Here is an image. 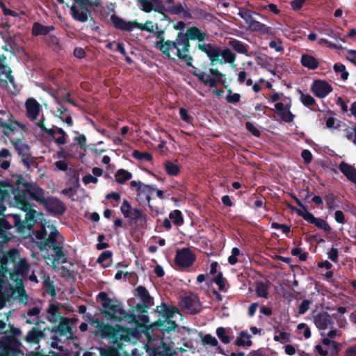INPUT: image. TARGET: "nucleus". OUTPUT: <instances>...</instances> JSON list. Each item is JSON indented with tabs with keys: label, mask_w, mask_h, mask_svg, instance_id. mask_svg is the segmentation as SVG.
Here are the masks:
<instances>
[{
	"label": "nucleus",
	"mask_w": 356,
	"mask_h": 356,
	"mask_svg": "<svg viewBox=\"0 0 356 356\" xmlns=\"http://www.w3.org/2000/svg\"><path fill=\"white\" fill-rule=\"evenodd\" d=\"M54 252V257L51 258L49 257H44V259L48 264L51 265L56 268L57 264H65L67 261V257L64 252L63 251V246L58 247L52 249Z\"/></svg>",
	"instance_id": "24"
},
{
	"label": "nucleus",
	"mask_w": 356,
	"mask_h": 356,
	"mask_svg": "<svg viewBox=\"0 0 356 356\" xmlns=\"http://www.w3.org/2000/svg\"><path fill=\"white\" fill-rule=\"evenodd\" d=\"M209 72L210 74L204 72H195L194 75L205 85H207L211 88L216 87L218 82H225V75L219 72L217 69L211 68L209 70Z\"/></svg>",
	"instance_id": "12"
},
{
	"label": "nucleus",
	"mask_w": 356,
	"mask_h": 356,
	"mask_svg": "<svg viewBox=\"0 0 356 356\" xmlns=\"http://www.w3.org/2000/svg\"><path fill=\"white\" fill-rule=\"evenodd\" d=\"M169 217L177 225H181L184 222L181 212L179 210L172 211L170 212Z\"/></svg>",
	"instance_id": "47"
},
{
	"label": "nucleus",
	"mask_w": 356,
	"mask_h": 356,
	"mask_svg": "<svg viewBox=\"0 0 356 356\" xmlns=\"http://www.w3.org/2000/svg\"><path fill=\"white\" fill-rule=\"evenodd\" d=\"M47 228L49 229V233L44 227L42 230L37 232V238L39 240L44 239V236L48 235V238L44 243L45 245L49 246L51 249L61 246L63 243V237L53 225H48Z\"/></svg>",
	"instance_id": "9"
},
{
	"label": "nucleus",
	"mask_w": 356,
	"mask_h": 356,
	"mask_svg": "<svg viewBox=\"0 0 356 356\" xmlns=\"http://www.w3.org/2000/svg\"><path fill=\"white\" fill-rule=\"evenodd\" d=\"M112 253L110 251L103 252L97 259L99 263L104 268L108 267L111 264Z\"/></svg>",
	"instance_id": "41"
},
{
	"label": "nucleus",
	"mask_w": 356,
	"mask_h": 356,
	"mask_svg": "<svg viewBox=\"0 0 356 356\" xmlns=\"http://www.w3.org/2000/svg\"><path fill=\"white\" fill-rule=\"evenodd\" d=\"M199 49L205 53L211 60V65H214L216 63L219 62L222 63V60H220V49L216 46L211 45L206 43H199Z\"/></svg>",
	"instance_id": "17"
},
{
	"label": "nucleus",
	"mask_w": 356,
	"mask_h": 356,
	"mask_svg": "<svg viewBox=\"0 0 356 356\" xmlns=\"http://www.w3.org/2000/svg\"><path fill=\"white\" fill-rule=\"evenodd\" d=\"M55 101L56 103V116L58 117L60 119H62V115L64 114L67 109L60 104L59 100L57 98H55Z\"/></svg>",
	"instance_id": "56"
},
{
	"label": "nucleus",
	"mask_w": 356,
	"mask_h": 356,
	"mask_svg": "<svg viewBox=\"0 0 356 356\" xmlns=\"http://www.w3.org/2000/svg\"><path fill=\"white\" fill-rule=\"evenodd\" d=\"M168 11L172 14L179 15L182 17H187L191 15L189 12L185 8L184 6L180 3L170 6Z\"/></svg>",
	"instance_id": "36"
},
{
	"label": "nucleus",
	"mask_w": 356,
	"mask_h": 356,
	"mask_svg": "<svg viewBox=\"0 0 356 356\" xmlns=\"http://www.w3.org/2000/svg\"><path fill=\"white\" fill-rule=\"evenodd\" d=\"M42 334L41 332H38L36 330L30 331L26 337V340L29 343H38L40 338L42 337Z\"/></svg>",
	"instance_id": "44"
},
{
	"label": "nucleus",
	"mask_w": 356,
	"mask_h": 356,
	"mask_svg": "<svg viewBox=\"0 0 356 356\" xmlns=\"http://www.w3.org/2000/svg\"><path fill=\"white\" fill-rule=\"evenodd\" d=\"M8 198V191L0 189V216L3 214L6 209L4 203ZM11 227V225L6 219L0 218V245L10 239V236L7 233V230Z\"/></svg>",
	"instance_id": "10"
},
{
	"label": "nucleus",
	"mask_w": 356,
	"mask_h": 356,
	"mask_svg": "<svg viewBox=\"0 0 356 356\" xmlns=\"http://www.w3.org/2000/svg\"><path fill=\"white\" fill-rule=\"evenodd\" d=\"M115 177L117 182L123 184L127 180L131 179L132 175L131 172L126 170L120 169L117 171Z\"/></svg>",
	"instance_id": "39"
},
{
	"label": "nucleus",
	"mask_w": 356,
	"mask_h": 356,
	"mask_svg": "<svg viewBox=\"0 0 356 356\" xmlns=\"http://www.w3.org/2000/svg\"><path fill=\"white\" fill-rule=\"evenodd\" d=\"M195 261V256L188 248H182L177 250L175 263L179 267H188Z\"/></svg>",
	"instance_id": "13"
},
{
	"label": "nucleus",
	"mask_w": 356,
	"mask_h": 356,
	"mask_svg": "<svg viewBox=\"0 0 356 356\" xmlns=\"http://www.w3.org/2000/svg\"><path fill=\"white\" fill-rule=\"evenodd\" d=\"M181 305L191 314L197 313L201 308L200 302L197 297L194 294L185 297L181 300Z\"/></svg>",
	"instance_id": "20"
},
{
	"label": "nucleus",
	"mask_w": 356,
	"mask_h": 356,
	"mask_svg": "<svg viewBox=\"0 0 356 356\" xmlns=\"http://www.w3.org/2000/svg\"><path fill=\"white\" fill-rule=\"evenodd\" d=\"M238 15L243 19L248 30L258 31L265 34L271 33L270 28L254 19L252 13L250 10L244 9L239 10Z\"/></svg>",
	"instance_id": "11"
},
{
	"label": "nucleus",
	"mask_w": 356,
	"mask_h": 356,
	"mask_svg": "<svg viewBox=\"0 0 356 356\" xmlns=\"http://www.w3.org/2000/svg\"><path fill=\"white\" fill-rule=\"evenodd\" d=\"M132 156L139 161H150L152 159V155L146 152H142L138 150H134L132 153Z\"/></svg>",
	"instance_id": "46"
},
{
	"label": "nucleus",
	"mask_w": 356,
	"mask_h": 356,
	"mask_svg": "<svg viewBox=\"0 0 356 356\" xmlns=\"http://www.w3.org/2000/svg\"><path fill=\"white\" fill-rule=\"evenodd\" d=\"M98 298L102 302V313L106 319L120 322L127 318V314L118 300L108 298L105 292L99 293Z\"/></svg>",
	"instance_id": "4"
},
{
	"label": "nucleus",
	"mask_w": 356,
	"mask_h": 356,
	"mask_svg": "<svg viewBox=\"0 0 356 356\" xmlns=\"http://www.w3.org/2000/svg\"><path fill=\"white\" fill-rule=\"evenodd\" d=\"M334 70L336 72L341 74V78L343 80H346L348 76V73L345 70V66L342 64H335Z\"/></svg>",
	"instance_id": "53"
},
{
	"label": "nucleus",
	"mask_w": 356,
	"mask_h": 356,
	"mask_svg": "<svg viewBox=\"0 0 356 356\" xmlns=\"http://www.w3.org/2000/svg\"><path fill=\"white\" fill-rule=\"evenodd\" d=\"M111 20L115 28L124 31L131 32L136 29L149 33L154 31V24L150 20H147L143 24L138 22L136 20L127 21L116 15H112Z\"/></svg>",
	"instance_id": "7"
},
{
	"label": "nucleus",
	"mask_w": 356,
	"mask_h": 356,
	"mask_svg": "<svg viewBox=\"0 0 356 356\" xmlns=\"http://www.w3.org/2000/svg\"><path fill=\"white\" fill-rule=\"evenodd\" d=\"M0 81L13 82V77L10 74V70L8 67L0 70Z\"/></svg>",
	"instance_id": "50"
},
{
	"label": "nucleus",
	"mask_w": 356,
	"mask_h": 356,
	"mask_svg": "<svg viewBox=\"0 0 356 356\" xmlns=\"http://www.w3.org/2000/svg\"><path fill=\"white\" fill-rule=\"evenodd\" d=\"M220 56L222 57V62L223 63H232L234 62L236 59L235 54L232 52V51L229 49H224L222 51L220 50Z\"/></svg>",
	"instance_id": "42"
},
{
	"label": "nucleus",
	"mask_w": 356,
	"mask_h": 356,
	"mask_svg": "<svg viewBox=\"0 0 356 356\" xmlns=\"http://www.w3.org/2000/svg\"><path fill=\"white\" fill-rule=\"evenodd\" d=\"M302 65L311 70L316 69L318 66V62L314 56L308 54H303L301 57Z\"/></svg>",
	"instance_id": "32"
},
{
	"label": "nucleus",
	"mask_w": 356,
	"mask_h": 356,
	"mask_svg": "<svg viewBox=\"0 0 356 356\" xmlns=\"http://www.w3.org/2000/svg\"><path fill=\"white\" fill-rule=\"evenodd\" d=\"M298 330L302 331V334L306 339H309L311 337V332L309 328L305 323H300L298 325Z\"/></svg>",
	"instance_id": "59"
},
{
	"label": "nucleus",
	"mask_w": 356,
	"mask_h": 356,
	"mask_svg": "<svg viewBox=\"0 0 356 356\" xmlns=\"http://www.w3.org/2000/svg\"><path fill=\"white\" fill-rule=\"evenodd\" d=\"M236 344L238 346H250L252 345L250 335L247 332H241L236 341Z\"/></svg>",
	"instance_id": "40"
},
{
	"label": "nucleus",
	"mask_w": 356,
	"mask_h": 356,
	"mask_svg": "<svg viewBox=\"0 0 356 356\" xmlns=\"http://www.w3.org/2000/svg\"><path fill=\"white\" fill-rule=\"evenodd\" d=\"M321 335L322 336L321 343L330 350V355L332 356L337 355L339 352L338 343L334 340L325 337V332H321Z\"/></svg>",
	"instance_id": "29"
},
{
	"label": "nucleus",
	"mask_w": 356,
	"mask_h": 356,
	"mask_svg": "<svg viewBox=\"0 0 356 356\" xmlns=\"http://www.w3.org/2000/svg\"><path fill=\"white\" fill-rule=\"evenodd\" d=\"M156 312L162 315L163 320H160L157 323V326L160 331L168 332L174 330L177 325L175 321L178 317L181 318V314L177 308L173 306H169L164 303L156 307Z\"/></svg>",
	"instance_id": "5"
},
{
	"label": "nucleus",
	"mask_w": 356,
	"mask_h": 356,
	"mask_svg": "<svg viewBox=\"0 0 356 356\" xmlns=\"http://www.w3.org/2000/svg\"><path fill=\"white\" fill-rule=\"evenodd\" d=\"M229 45L238 53L247 54V47L241 41L237 40H230Z\"/></svg>",
	"instance_id": "43"
},
{
	"label": "nucleus",
	"mask_w": 356,
	"mask_h": 356,
	"mask_svg": "<svg viewBox=\"0 0 356 356\" xmlns=\"http://www.w3.org/2000/svg\"><path fill=\"white\" fill-rule=\"evenodd\" d=\"M29 265L24 257H21L18 250H10L3 256H0V297L2 296L3 284L8 281V275L10 280H21L29 270Z\"/></svg>",
	"instance_id": "1"
},
{
	"label": "nucleus",
	"mask_w": 356,
	"mask_h": 356,
	"mask_svg": "<svg viewBox=\"0 0 356 356\" xmlns=\"http://www.w3.org/2000/svg\"><path fill=\"white\" fill-rule=\"evenodd\" d=\"M302 103L305 106H311L314 104V99L310 95L302 94L300 97Z\"/></svg>",
	"instance_id": "57"
},
{
	"label": "nucleus",
	"mask_w": 356,
	"mask_h": 356,
	"mask_svg": "<svg viewBox=\"0 0 356 356\" xmlns=\"http://www.w3.org/2000/svg\"><path fill=\"white\" fill-rule=\"evenodd\" d=\"M338 168L348 181L356 184V168L353 165L343 161L339 163Z\"/></svg>",
	"instance_id": "22"
},
{
	"label": "nucleus",
	"mask_w": 356,
	"mask_h": 356,
	"mask_svg": "<svg viewBox=\"0 0 356 356\" xmlns=\"http://www.w3.org/2000/svg\"><path fill=\"white\" fill-rule=\"evenodd\" d=\"M241 96L238 93H234L231 90L227 91V101L229 103H237L240 101Z\"/></svg>",
	"instance_id": "55"
},
{
	"label": "nucleus",
	"mask_w": 356,
	"mask_h": 356,
	"mask_svg": "<svg viewBox=\"0 0 356 356\" xmlns=\"http://www.w3.org/2000/svg\"><path fill=\"white\" fill-rule=\"evenodd\" d=\"M57 332L60 336H65L67 339L72 337V330L67 319L64 318L60 321L57 327Z\"/></svg>",
	"instance_id": "33"
},
{
	"label": "nucleus",
	"mask_w": 356,
	"mask_h": 356,
	"mask_svg": "<svg viewBox=\"0 0 356 356\" xmlns=\"http://www.w3.org/2000/svg\"><path fill=\"white\" fill-rule=\"evenodd\" d=\"M48 318L51 322H56L59 318V314L56 306L51 305L48 309Z\"/></svg>",
	"instance_id": "49"
},
{
	"label": "nucleus",
	"mask_w": 356,
	"mask_h": 356,
	"mask_svg": "<svg viewBox=\"0 0 356 356\" xmlns=\"http://www.w3.org/2000/svg\"><path fill=\"white\" fill-rule=\"evenodd\" d=\"M257 294L259 297L267 298L268 296V288L266 285L263 283H258L256 288Z\"/></svg>",
	"instance_id": "52"
},
{
	"label": "nucleus",
	"mask_w": 356,
	"mask_h": 356,
	"mask_svg": "<svg viewBox=\"0 0 356 356\" xmlns=\"http://www.w3.org/2000/svg\"><path fill=\"white\" fill-rule=\"evenodd\" d=\"M275 108L279 116L286 122H291L293 120L294 115L290 111L289 105H284L282 103H277Z\"/></svg>",
	"instance_id": "26"
},
{
	"label": "nucleus",
	"mask_w": 356,
	"mask_h": 356,
	"mask_svg": "<svg viewBox=\"0 0 356 356\" xmlns=\"http://www.w3.org/2000/svg\"><path fill=\"white\" fill-rule=\"evenodd\" d=\"M271 227L275 229H280L282 233L287 234L290 231V227L286 225L279 224L277 222H273Z\"/></svg>",
	"instance_id": "60"
},
{
	"label": "nucleus",
	"mask_w": 356,
	"mask_h": 356,
	"mask_svg": "<svg viewBox=\"0 0 356 356\" xmlns=\"http://www.w3.org/2000/svg\"><path fill=\"white\" fill-rule=\"evenodd\" d=\"M17 124L0 123V131L7 136L10 142H13L17 138L22 137V131L17 127Z\"/></svg>",
	"instance_id": "21"
},
{
	"label": "nucleus",
	"mask_w": 356,
	"mask_h": 356,
	"mask_svg": "<svg viewBox=\"0 0 356 356\" xmlns=\"http://www.w3.org/2000/svg\"><path fill=\"white\" fill-rule=\"evenodd\" d=\"M54 29L52 26H44L38 22H35L32 28V33L33 35H45Z\"/></svg>",
	"instance_id": "30"
},
{
	"label": "nucleus",
	"mask_w": 356,
	"mask_h": 356,
	"mask_svg": "<svg viewBox=\"0 0 356 356\" xmlns=\"http://www.w3.org/2000/svg\"><path fill=\"white\" fill-rule=\"evenodd\" d=\"M202 343L204 346L215 347L218 344V340L211 334H205L202 337Z\"/></svg>",
	"instance_id": "45"
},
{
	"label": "nucleus",
	"mask_w": 356,
	"mask_h": 356,
	"mask_svg": "<svg viewBox=\"0 0 356 356\" xmlns=\"http://www.w3.org/2000/svg\"><path fill=\"white\" fill-rule=\"evenodd\" d=\"M273 339L275 341L284 343L290 341V334L285 332H277L275 334Z\"/></svg>",
	"instance_id": "48"
},
{
	"label": "nucleus",
	"mask_w": 356,
	"mask_h": 356,
	"mask_svg": "<svg viewBox=\"0 0 356 356\" xmlns=\"http://www.w3.org/2000/svg\"><path fill=\"white\" fill-rule=\"evenodd\" d=\"M82 180H83V183L86 184H88L90 183L97 184L98 182V179L97 177L92 176V175H89V174L85 175L83 177Z\"/></svg>",
	"instance_id": "62"
},
{
	"label": "nucleus",
	"mask_w": 356,
	"mask_h": 356,
	"mask_svg": "<svg viewBox=\"0 0 356 356\" xmlns=\"http://www.w3.org/2000/svg\"><path fill=\"white\" fill-rule=\"evenodd\" d=\"M179 115H180V117L181 118L182 120H184V122H187V123H189L191 122V115L188 114V112L187 110H186L185 108H181L179 109Z\"/></svg>",
	"instance_id": "61"
},
{
	"label": "nucleus",
	"mask_w": 356,
	"mask_h": 356,
	"mask_svg": "<svg viewBox=\"0 0 356 356\" xmlns=\"http://www.w3.org/2000/svg\"><path fill=\"white\" fill-rule=\"evenodd\" d=\"M12 144L14 145L16 151L19 154L24 156L28 155L29 147L26 144L23 143V141L21 140V138H16L15 140L12 142Z\"/></svg>",
	"instance_id": "37"
},
{
	"label": "nucleus",
	"mask_w": 356,
	"mask_h": 356,
	"mask_svg": "<svg viewBox=\"0 0 356 356\" xmlns=\"http://www.w3.org/2000/svg\"><path fill=\"white\" fill-rule=\"evenodd\" d=\"M162 33L157 34L159 40L154 42V47L160 50L168 58L180 59L188 61L191 60L189 56V42L182 33H179L175 40H164Z\"/></svg>",
	"instance_id": "3"
},
{
	"label": "nucleus",
	"mask_w": 356,
	"mask_h": 356,
	"mask_svg": "<svg viewBox=\"0 0 356 356\" xmlns=\"http://www.w3.org/2000/svg\"><path fill=\"white\" fill-rule=\"evenodd\" d=\"M127 218H129L134 223H144L145 222V216L141 210L137 208H133Z\"/></svg>",
	"instance_id": "34"
},
{
	"label": "nucleus",
	"mask_w": 356,
	"mask_h": 356,
	"mask_svg": "<svg viewBox=\"0 0 356 356\" xmlns=\"http://www.w3.org/2000/svg\"><path fill=\"white\" fill-rule=\"evenodd\" d=\"M145 348L149 356H172V351L169 345L154 335L147 334Z\"/></svg>",
	"instance_id": "8"
},
{
	"label": "nucleus",
	"mask_w": 356,
	"mask_h": 356,
	"mask_svg": "<svg viewBox=\"0 0 356 356\" xmlns=\"http://www.w3.org/2000/svg\"><path fill=\"white\" fill-rule=\"evenodd\" d=\"M314 352L318 354V356H327L330 355V350L325 347L321 342L315 346Z\"/></svg>",
	"instance_id": "51"
},
{
	"label": "nucleus",
	"mask_w": 356,
	"mask_h": 356,
	"mask_svg": "<svg viewBox=\"0 0 356 356\" xmlns=\"http://www.w3.org/2000/svg\"><path fill=\"white\" fill-rule=\"evenodd\" d=\"M328 332H325V337H329L330 339L334 340V339L340 337V333L333 328L327 330Z\"/></svg>",
	"instance_id": "63"
},
{
	"label": "nucleus",
	"mask_w": 356,
	"mask_h": 356,
	"mask_svg": "<svg viewBox=\"0 0 356 356\" xmlns=\"http://www.w3.org/2000/svg\"><path fill=\"white\" fill-rule=\"evenodd\" d=\"M327 254L328 258L331 261H332L334 262H337L338 261L339 252H338L337 249H336L334 248H332L331 249H330L327 251Z\"/></svg>",
	"instance_id": "58"
},
{
	"label": "nucleus",
	"mask_w": 356,
	"mask_h": 356,
	"mask_svg": "<svg viewBox=\"0 0 356 356\" xmlns=\"http://www.w3.org/2000/svg\"><path fill=\"white\" fill-rule=\"evenodd\" d=\"M156 186L147 185L140 186L138 188L137 199L140 204L147 203L150 206L151 195L154 193Z\"/></svg>",
	"instance_id": "19"
},
{
	"label": "nucleus",
	"mask_w": 356,
	"mask_h": 356,
	"mask_svg": "<svg viewBox=\"0 0 356 356\" xmlns=\"http://www.w3.org/2000/svg\"><path fill=\"white\" fill-rule=\"evenodd\" d=\"M184 35L187 38L188 41V40H197L200 42V43H201V42H203L207 37V33L202 32L200 29L195 26L188 29L186 30V33Z\"/></svg>",
	"instance_id": "28"
},
{
	"label": "nucleus",
	"mask_w": 356,
	"mask_h": 356,
	"mask_svg": "<svg viewBox=\"0 0 356 356\" xmlns=\"http://www.w3.org/2000/svg\"><path fill=\"white\" fill-rule=\"evenodd\" d=\"M315 324L321 332H325L326 330L333 328V321L327 314L317 315L315 317Z\"/></svg>",
	"instance_id": "23"
},
{
	"label": "nucleus",
	"mask_w": 356,
	"mask_h": 356,
	"mask_svg": "<svg viewBox=\"0 0 356 356\" xmlns=\"http://www.w3.org/2000/svg\"><path fill=\"white\" fill-rule=\"evenodd\" d=\"M133 208L131 207L129 202L124 200L122 204L121 205L120 210L125 218H127Z\"/></svg>",
	"instance_id": "54"
},
{
	"label": "nucleus",
	"mask_w": 356,
	"mask_h": 356,
	"mask_svg": "<svg viewBox=\"0 0 356 356\" xmlns=\"http://www.w3.org/2000/svg\"><path fill=\"white\" fill-rule=\"evenodd\" d=\"M164 167L166 173L170 176H177L180 172V168L176 162L167 161L164 163Z\"/></svg>",
	"instance_id": "38"
},
{
	"label": "nucleus",
	"mask_w": 356,
	"mask_h": 356,
	"mask_svg": "<svg viewBox=\"0 0 356 356\" xmlns=\"http://www.w3.org/2000/svg\"><path fill=\"white\" fill-rule=\"evenodd\" d=\"M35 200L38 202H44V196L43 191L35 185L30 184L26 191H19L15 193V205L19 209L29 212L26 215V220L28 226L37 221L38 218L41 219L42 213L31 209V206L29 200Z\"/></svg>",
	"instance_id": "2"
},
{
	"label": "nucleus",
	"mask_w": 356,
	"mask_h": 356,
	"mask_svg": "<svg viewBox=\"0 0 356 356\" xmlns=\"http://www.w3.org/2000/svg\"><path fill=\"white\" fill-rule=\"evenodd\" d=\"M26 117L32 120H36L41 112V105L32 97L28 98L25 102Z\"/></svg>",
	"instance_id": "16"
},
{
	"label": "nucleus",
	"mask_w": 356,
	"mask_h": 356,
	"mask_svg": "<svg viewBox=\"0 0 356 356\" xmlns=\"http://www.w3.org/2000/svg\"><path fill=\"white\" fill-rule=\"evenodd\" d=\"M231 330L229 328H225L223 327H219L216 329V335L224 344L229 343L232 337L231 335Z\"/></svg>",
	"instance_id": "31"
},
{
	"label": "nucleus",
	"mask_w": 356,
	"mask_h": 356,
	"mask_svg": "<svg viewBox=\"0 0 356 356\" xmlns=\"http://www.w3.org/2000/svg\"><path fill=\"white\" fill-rule=\"evenodd\" d=\"M297 213L306 221L315 225L317 227L322 229L325 232H330L331 230L330 226L325 220L316 218L312 213L307 211L305 208L298 210Z\"/></svg>",
	"instance_id": "14"
},
{
	"label": "nucleus",
	"mask_w": 356,
	"mask_h": 356,
	"mask_svg": "<svg viewBox=\"0 0 356 356\" xmlns=\"http://www.w3.org/2000/svg\"><path fill=\"white\" fill-rule=\"evenodd\" d=\"M139 8L145 13H150L152 10L159 13L165 11L164 6L160 0H137Z\"/></svg>",
	"instance_id": "15"
},
{
	"label": "nucleus",
	"mask_w": 356,
	"mask_h": 356,
	"mask_svg": "<svg viewBox=\"0 0 356 356\" xmlns=\"http://www.w3.org/2000/svg\"><path fill=\"white\" fill-rule=\"evenodd\" d=\"M311 88L314 94L319 98H324L332 90L331 86L322 80L314 81Z\"/></svg>",
	"instance_id": "18"
},
{
	"label": "nucleus",
	"mask_w": 356,
	"mask_h": 356,
	"mask_svg": "<svg viewBox=\"0 0 356 356\" xmlns=\"http://www.w3.org/2000/svg\"><path fill=\"white\" fill-rule=\"evenodd\" d=\"M310 303L311 302L309 300H303L299 307V312H298L299 314H305L309 309Z\"/></svg>",
	"instance_id": "64"
},
{
	"label": "nucleus",
	"mask_w": 356,
	"mask_h": 356,
	"mask_svg": "<svg viewBox=\"0 0 356 356\" xmlns=\"http://www.w3.org/2000/svg\"><path fill=\"white\" fill-rule=\"evenodd\" d=\"M47 210L54 214H62L65 211V206L61 201L56 198H49L45 202Z\"/></svg>",
	"instance_id": "25"
},
{
	"label": "nucleus",
	"mask_w": 356,
	"mask_h": 356,
	"mask_svg": "<svg viewBox=\"0 0 356 356\" xmlns=\"http://www.w3.org/2000/svg\"><path fill=\"white\" fill-rule=\"evenodd\" d=\"M97 332L102 337H110L114 334V328L112 326L105 325L103 323L97 321Z\"/></svg>",
	"instance_id": "35"
},
{
	"label": "nucleus",
	"mask_w": 356,
	"mask_h": 356,
	"mask_svg": "<svg viewBox=\"0 0 356 356\" xmlns=\"http://www.w3.org/2000/svg\"><path fill=\"white\" fill-rule=\"evenodd\" d=\"M64 3V0H57ZM99 2L97 0H74L70 7L72 17L79 22H86L90 16V9L97 7Z\"/></svg>",
	"instance_id": "6"
},
{
	"label": "nucleus",
	"mask_w": 356,
	"mask_h": 356,
	"mask_svg": "<svg viewBox=\"0 0 356 356\" xmlns=\"http://www.w3.org/2000/svg\"><path fill=\"white\" fill-rule=\"evenodd\" d=\"M136 295L139 297L143 306L145 308H149L154 305L152 297L149 295L148 291L144 286H138L136 289Z\"/></svg>",
	"instance_id": "27"
}]
</instances>
